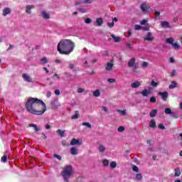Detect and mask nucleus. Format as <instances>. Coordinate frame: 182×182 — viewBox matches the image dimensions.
Wrapping results in <instances>:
<instances>
[{"instance_id": "nucleus-1", "label": "nucleus", "mask_w": 182, "mask_h": 182, "mask_svg": "<svg viewBox=\"0 0 182 182\" xmlns=\"http://www.w3.org/2000/svg\"><path fill=\"white\" fill-rule=\"evenodd\" d=\"M26 109L31 114L42 116L46 112V104L38 98L30 97L26 102Z\"/></svg>"}, {"instance_id": "nucleus-2", "label": "nucleus", "mask_w": 182, "mask_h": 182, "mask_svg": "<svg viewBox=\"0 0 182 182\" xmlns=\"http://www.w3.org/2000/svg\"><path fill=\"white\" fill-rule=\"evenodd\" d=\"M75 42L70 39H62L58 44L57 50L60 55H67L72 53L75 50Z\"/></svg>"}, {"instance_id": "nucleus-3", "label": "nucleus", "mask_w": 182, "mask_h": 182, "mask_svg": "<svg viewBox=\"0 0 182 182\" xmlns=\"http://www.w3.org/2000/svg\"><path fill=\"white\" fill-rule=\"evenodd\" d=\"M72 171H73V168L72 166L68 165L63 170L61 175L64 178L65 182H69V178H70V176H72Z\"/></svg>"}, {"instance_id": "nucleus-4", "label": "nucleus", "mask_w": 182, "mask_h": 182, "mask_svg": "<svg viewBox=\"0 0 182 182\" xmlns=\"http://www.w3.org/2000/svg\"><path fill=\"white\" fill-rule=\"evenodd\" d=\"M166 42L167 43H169V45H172L173 49H175V50H178L181 46L177 43H174V39L173 38H168L166 39Z\"/></svg>"}, {"instance_id": "nucleus-5", "label": "nucleus", "mask_w": 182, "mask_h": 182, "mask_svg": "<svg viewBox=\"0 0 182 182\" xmlns=\"http://www.w3.org/2000/svg\"><path fill=\"white\" fill-rule=\"evenodd\" d=\"M144 41H147L148 42H152L154 41V36H153V33L151 32H148L146 33V36L144 38Z\"/></svg>"}, {"instance_id": "nucleus-6", "label": "nucleus", "mask_w": 182, "mask_h": 182, "mask_svg": "<svg viewBox=\"0 0 182 182\" xmlns=\"http://www.w3.org/2000/svg\"><path fill=\"white\" fill-rule=\"evenodd\" d=\"M70 146H82V141L79 139L73 138L70 141Z\"/></svg>"}, {"instance_id": "nucleus-7", "label": "nucleus", "mask_w": 182, "mask_h": 182, "mask_svg": "<svg viewBox=\"0 0 182 182\" xmlns=\"http://www.w3.org/2000/svg\"><path fill=\"white\" fill-rule=\"evenodd\" d=\"M113 66H114V64H113V60H111L110 63H107V65H105V70L110 72V70L113 69Z\"/></svg>"}, {"instance_id": "nucleus-8", "label": "nucleus", "mask_w": 182, "mask_h": 182, "mask_svg": "<svg viewBox=\"0 0 182 182\" xmlns=\"http://www.w3.org/2000/svg\"><path fill=\"white\" fill-rule=\"evenodd\" d=\"M159 96L161 97L162 100H167V97H168V92H158Z\"/></svg>"}, {"instance_id": "nucleus-9", "label": "nucleus", "mask_w": 182, "mask_h": 182, "mask_svg": "<svg viewBox=\"0 0 182 182\" xmlns=\"http://www.w3.org/2000/svg\"><path fill=\"white\" fill-rule=\"evenodd\" d=\"M22 77L26 82H28V83L32 82V78L31 77V76H29V75L23 73L22 74Z\"/></svg>"}, {"instance_id": "nucleus-10", "label": "nucleus", "mask_w": 182, "mask_h": 182, "mask_svg": "<svg viewBox=\"0 0 182 182\" xmlns=\"http://www.w3.org/2000/svg\"><path fill=\"white\" fill-rule=\"evenodd\" d=\"M35 9V6L33 5H28L26 7V13L28 14L29 15H31V14H32V11H31V9Z\"/></svg>"}, {"instance_id": "nucleus-11", "label": "nucleus", "mask_w": 182, "mask_h": 182, "mask_svg": "<svg viewBox=\"0 0 182 182\" xmlns=\"http://www.w3.org/2000/svg\"><path fill=\"white\" fill-rule=\"evenodd\" d=\"M136 65V58H132L128 62L129 68H133Z\"/></svg>"}, {"instance_id": "nucleus-12", "label": "nucleus", "mask_w": 182, "mask_h": 182, "mask_svg": "<svg viewBox=\"0 0 182 182\" xmlns=\"http://www.w3.org/2000/svg\"><path fill=\"white\" fill-rule=\"evenodd\" d=\"M141 85V84L140 83V82L136 81L131 84V87H132V89H137V87H140Z\"/></svg>"}, {"instance_id": "nucleus-13", "label": "nucleus", "mask_w": 182, "mask_h": 182, "mask_svg": "<svg viewBox=\"0 0 182 182\" xmlns=\"http://www.w3.org/2000/svg\"><path fill=\"white\" fill-rule=\"evenodd\" d=\"M140 9L142 12H147V11H149V7H147V4L146 3L141 4Z\"/></svg>"}, {"instance_id": "nucleus-14", "label": "nucleus", "mask_w": 182, "mask_h": 182, "mask_svg": "<svg viewBox=\"0 0 182 182\" xmlns=\"http://www.w3.org/2000/svg\"><path fill=\"white\" fill-rule=\"evenodd\" d=\"M78 154H79V151L77 150V148H76V147H71V149H70V154H72V156H76Z\"/></svg>"}, {"instance_id": "nucleus-15", "label": "nucleus", "mask_w": 182, "mask_h": 182, "mask_svg": "<svg viewBox=\"0 0 182 182\" xmlns=\"http://www.w3.org/2000/svg\"><path fill=\"white\" fill-rule=\"evenodd\" d=\"M9 14H11V9L6 7L3 10V16H6V15H9Z\"/></svg>"}, {"instance_id": "nucleus-16", "label": "nucleus", "mask_w": 182, "mask_h": 182, "mask_svg": "<svg viewBox=\"0 0 182 182\" xmlns=\"http://www.w3.org/2000/svg\"><path fill=\"white\" fill-rule=\"evenodd\" d=\"M51 109H58V100H54L50 102Z\"/></svg>"}, {"instance_id": "nucleus-17", "label": "nucleus", "mask_w": 182, "mask_h": 182, "mask_svg": "<svg viewBox=\"0 0 182 182\" xmlns=\"http://www.w3.org/2000/svg\"><path fill=\"white\" fill-rule=\"evenodd\" d=\"M141 94L142 95V96L144 97H147V96H149V95H150V91L148 90L147 89H144L141 92Z\"/></svg>"}, {"instance_id": "nucleus-18", "label": "nucleus", "mask_w": 182, "mask_h": 182, "mask_svg": "<svg viewBox=\"0 0 182 182\" xmlns=\"http://www.w3.org/2000/svg\"><path fill=\"white\" fill-rule=\"evenodd\" d=\"M41 16L44 19H49L50 18V16H49V14H48L46 11H41Z\"/></svg>"}, {"instance_id": "nucleus-19", "label": "nucleus", "mask_w": 182, "mask_h": 182, "mask_svg": "<svg viewBox=\"0 0 182 182\" xmlns=\"http://www.w3.org/2000/svg\"><path fill=\"white\" fill-rule=\"evenodd\" d=\"M175 177H180L181 176V171L180 170V168H175Z\"/></svg>"}, {"instance_id": "nucleus-20", "label": "nucleus", "mask_w": 182, "mask_h": 182, "mask_svg": "<svg viewBox=\"0 0 182 182\" xmlns=\"http://www.w3.org/2000/svg\"><path fill=\"white\" fill-rule=\"evenodd\" d=\"M161 28H170V23H168V22L167 21H162L161 22Z\"/></svg>"}, {"instance_id": "nucleus-21", "label": "nucleus", "mask_w": 182, "mask_h": 182, "mask_svg": "<svg viewBox=\"0 0 182 182\" xmlns=\"http://www.w3.org/2000/svg\"><path fill=\"white\" fill-rule=\"evenodd\" d=\"M98 150L100 153H105V151H106V148L105 147V146H103V144H100Z\"/></svg>"}, {"instance_id": "nucleus-22", "label": "nucleus", "mask_w": 182, "mask_h": 182, "mask_svg": "<svg viewBox=\"0 0 182 182\" xmlns=\"http://www.w3.org/2000/svg\"><path fill=\"white\" fill-rule=\"evenodd\" d=\"M66 131L65 130H61V129H58L57 131H56V133L58 134H59V136H60V137H65V132Z\"/></svg>"}, {"instance_id": "nucleus-23", "label": "nucleus", "mask_w": 182, "mask_h": 182, "mask_svg": "<svg viewBox=\"0 0 182 182\" xmlns=\"http://www.w3.org/2000/svg\"><path fill=\"white\" fill-rule=\"evenodd\" d=\"M156 114H157L156 109H152L149 113L150 117H156Z\"/></svg>"}, {"instance_id": "nucleus-24", "label": "nucleus", "mask_w": 182, "mask_h": 182, "mask_svg": "<svg viewBox=\"0 0 182 182\" xmlns=\"http://www.w3.org/2000/svg\"><path fill=\"white\" fill-rule=\"evenodd\" d=\"M96 23L98 26H102V25H103V18H97Z\"/></svg>"}, {"instance_id": "nucleus-25", "label": "nucleus", "mask_w": 182, "mask_h": 182, "mask_svg": "<svg viewBox=\"0 0 182 182\" xmlns=\"http://www.w3.org/2000/svg\"><path fill=\"white\" fill-rule=\"evenodd\" d=\"M28 127H33V129H34V130H35L36 132H39V130H41L40 128L38 127V125H36V124H30L28 125Z\"/></svg>"}, {"instance_id": "nucleus-26", "label": "nucleus", "mask_w": 182, "mask_h": 182, "mask_svg": "<svg viewBox=\"0 0 182 182\" xmlns=\"http://www.w3.org/2000/svg\"><path fill=\"white\" fill-rule=\"evenodd\" d=\"M176 87H178L177 86V82L176 81H172L171 84L169 85V89H174Z\"/></svg>"}, {"instance_id": "nucleus-27", "label": "nucleus", "mask_w": 182, "mask_h": 182, "mask_svg": "<svg viewBox=\"0 0 182 182\" xmlns=\"http://www.w3.org/2000/svg\"><path fill=\"white\" fill-rule=\"evenodd\" d=\"M165 113H166V114H171L172 116L174 115V113H173V112L171 111V109H170V108H166Z\"/></svg>"}, {"instance_id": "nucleus-28", "label": "nucleus", "mask_w": 182, "mask_h": 182, "mask_svg": "<svg viewBox=\"0 0 182 182\" xmlns=\"http://www.w3.org/2000/svg\"><path fill=\"white\" fill-rule=\"evenodd\" d=\"M149 127H151L152 129H156V121L151 120V122L149 123Z\"/></svg>"}, {"instance_id": "nucleus-29", "label": "nucleus", "mask_w": 182, "mask_h": 182, "mask_svg": "<svg viewBox=\"0 0 182 182\" xmlns=\"http://www.w3.org/2000/svg\"><path fill=\"white\" fill-rule=\"evenodd\" d=\"M94 97H99L100 96V91L99 90H96L93 92Z\"/></svg>"}, {"instance_id": "nucleus-30", "label": "nucleus", "mask_w": 182, "mask_h": 182, "mask_svg": "<svg viewBox=\"0 0 182 182\" xmlns=\"http://www.w3.org/2000/svg\"><path fill=\"white\" fill-rule=\"evenodd\" d=\"M71 119H79V111H75V114L71 117Z\"/></svg>"}, {"instance_id": "nucleus-31", "label": "nucleus", "mask_w": 182, "mask_h": 182, "mask_svg": "<svg viewBox=\"0 0 182 182\" xmlns=\"http://www.w3.org/2000/svg\"><path fill=\"white\" fill-rule=\"evenodd\" d=\"M111 38H112V39H114V42H117V43L120 41V37H117L114 34L111 35Z\"/></svg>"}, {"instance_id": "nucleus-32", "label": "nucleus", "mask_w": 182, "mask_h": 182, "mask_svg": "<svg viewBox=\"0 0 182 182\" xmlns=\"http://www.w3.org/2000/svg\"><path fill=\"white\" fill-rule=\"evenodd\" d=\"M1 161H2V163H6V161H8V156L4 155L1 159Z\"/></svg>"}, {"instance_id": "nucleus-33", "label": "nucleus", "mask_w": 182, "mask_h": 182, "mask_svg": "<svg viewBox=\"0 0 182 182\" xmlns=\"http://www.w3.org/2000/svg\"><path fill=\"white\" fill-rule=\"evenodd\" d=\"M75 64H73V63H70L69 65H68V68H70V69H71V70H73V72H76V70H75Z\"/></svg>"}, {"instance_id": "nucleus-34", "label": "nucleus", "mask_w": 182, "mask_h": 182, "mask_svg": "<svg viewBox=\"0 0 182 182\" xmlns=\"http://www.w3.org/2000/svg\"><path fill=\"white\" fill-rule=\"evenodd\" d=\"M151 86H152V87H157V86H159V83L154 82V80H152L151 82Z\"/></svg>"}, {"instance_id": "nucleus-35", "label": "nucleus", "mask_w": 182, "mask_h": 182, "mask_svg": "<svg viewBox=\"0 0 182 182\" xmlns=\"http://www.w3.org/2000/svg\"><path fill=\"white\" fill-rule=\"evenodd\" d=\"M82 126H87L88 129H92V124L89 122H82Z\"/></svg>"}, {"instance_id": "nucleus-36", "label": "nucleus", "mask_w": 182, "mask_h": 182, "mask_svg": "<svg viewBox=\"0 0 182 182\" xmlns=\"http://www.w3.org/2000/svg\"><path fill=\"white\" fill-rule=\"evenodd\" d=\"M117 166V164H116V162L115 161H112L111 163H110V167L112 168H116V166Z\"/></svg>"}, {"instance_id": "nucleus-37", "label": "nucleus", "mask_w": 182, "mask_h": 182, "mask_svg": "<svg viewBox=\"0 0 182 182\" xmlns=\"http://www.w3.org/2000/svg\"><path fill=\"white\" fill-rule=\"evenodd\" d=\"M41 61L42 62V63L43 65L48 63V58H46V57H44L43 58H41Z\"/></svg>"}, {"instance_id": "nucleus-38", "label": "nucleus", "mask_w": 182, "mask_h": 182, "mask_svg": "<svg viewBox=\"0 0 182 182\" xmlns=\"http://www.w3.org/2000/svg\"><path fill=\"white\" fill-rule=\"evenodd\" d=\"M132 170L136 173H139V167H137L136 165L132 166Z\"/></svg>"}, {"instance_id": "nucleus-39", "label": "nucleus", "mask_w": 182, "mask_h": 182, "mask_svg": "<svg viewBox=\"0 0 182 182\" xmlns=\"http://www.w3.org/2000/svg\"><path fill=\"white\" fill-rule=\"evenodd\" d=\"M149 100L151 103H156L157 102V99H156V97H151Z\"/></svg>"}, {"instance_id": "nucleus-40", "label": "nucleus", "mask_w": 182, "mask_h": 182, "mask_svg": "<svg viewBox=\"0 0 182 182\" xmlns=\"http://www.w3.org/2000/svg\"><path fill=\"white\" fill-rule=\"evenodd\" d=\"M117 112H118V113H121L122 116H126V110L117 109Z\"/></svg>"}, {"instance_id": "nucleus-41", "label": "nucleus", "mask_w": 182, "mask_h": 182, "mask_svg": "<svg viewBox=\"0 0 182 182\" xmlns=\"http://www.w3.org/2000/svg\"><path fill=\"white\" fill-rule=\"evenodd\" d=\"M136 180H141V178H143V176H141V173H136Z\"/></svg>"}, {"instance_id": "nucleus-42", "label": "nucleus", "mask_w": 182, "mask_h": 182, "mask_svg": "<svg viewBox=\"0 0 182 182\" xmlns=\"http://www.w3.org/2000/svg\"><path fill=\"white\" fill-rule=\"evenodd\" d=\"M141 29V26L140 25H138V24H136L134 26V30L135 31H140Z\"/></svg>"}, {"instance_id": "nucleus-43", "label": "nucleus", "mask_w": 182, "mask_h": 182, "mask_svg": "<svg viewBox=\"0 0 182 182\" xmlns=\"http://www.w3.org/2000/svg\"><path fill=\"white\" fill-rule=\"evenodd\" d=\"M102 164H103L104 166H109V160H107V159H104V160L102 161Z\"/></svg>"}, {"instance_id": "nucleus-44", "label": "nucleus", "mask_w": 182, "mask_h": 182, "mask_svg": "<svg viewBox=\"0 0 182 182\" xmlns=\"http://www.w3.org/2000/svg\"><path fill=\"white\" fill-rule=\"evenodd\" d=\"M147 66H149V63L146 61L142 62L141 68H147Z\"/></svg>"}, {"instance_id": "nucleus-45", "label": "nucleus", "mask_w": 182, "mask_h": 182, "mask_svg": "<svg viewBox=\"0 0 182 182\" xmlns=\"http://www.w3.org/2000/svg\"><path fill=\"white\" fill-rule=\"evenodd\" d=\"M158 127H159V129H161V130H166V127H164V125L163 124H159L158 125Z\"/></svg>"}, {"instance_id": "nucleus-46", "label": "nucleus", "mask_w": 182, "mask_h": 182, "mask_svg": "<svg viewBox=\"0 0 182 182\" xmlns=\"http://www.w3.org/2000/svg\"><path fill=\"white\" fill-rule=\"evenodd\" d=\"M77 93H83V92H85V89L82 88V87H79L77 90Z\"/></svg>"}, {"instance_id": "nucleus-47", "label": "nucleus", "mask_w": 182, "mask_h": 182, "mask_svg": "<svg viewBox=\"0 0 182 182\" xmlns=\"http://www.w3.org/2000/svg\"><path fill=\"white\" fill-rule=\"evenodd\" d=\"M118 132H119L120 133H122V132H124V127L123 126L119 127Z\"/></svg>"}, {"instance_id": "nucleus-48", "label": "nucleus", "mask_w": 182, "mask_h": 182, "mask_svg": "<svg viewBox=\"0 0 182 182\" xmlns=\"http://www.w3.org/2000/svg\"><path fill=\"white\" fill-rule=\"evenodd\" d=\"M107 82H109V83H114V82H116V79L109 78L107 79Z\"/></svg>"}, {"instance_id": "nucleus-49", "label": "nucleus", "mask_w": 182, "mask_h": 182, "mask_svg": "<svg viewBox=\"0 0 182 182\" xmlns=\"http://www.w3.org/2000/svg\"><path fill=\"white\" fill-rule=\"evenodd\" d=\"M85 22L86 23H92V19H90V18H87L85 19Z\"/></svg>"}, {"instance_id": "nucleus-50", "label": "nucleus", "mask_w": 182, "mask_h": 182, "mask_svg": "<svg viewBox=\"0 0 182 182\" xmlns=\"http://www.w3.org/2000/svg\"><path fill=\"white\" fill-rule=\"evenodd\" d=\"M107 26L109 28H113V26H114V21H112V23H107Z\"/></svg>"}, {"instance_id": "nucleus-51", "label": "nucleus", "mask_w": 182, "mask_h": 182, "mask_svg": "<svg viewBox=\"0 0 182 182\" xmlns=\"http://www.w3.org/2000/svg\"><path fill=\"white\" fill-rule=\"evenodd\" d=\"M54 157L55 159H58V160H62V157H60V156L58 155V154H54Z\"/></svg>"}, {"instance_id": "nucleus-52", "label": "nucleus", "mask_w": 182, "mask_h": 182, "mask_svg": "<svg viewBox=\"0 0 182 182\" xmlns=\"http://www.w3.org/2000/svg\"><path fill=\"white\" fill-rule=\"evenodd\" d=\"M127 46L129 48V49H133V46H132V43H127Z\"/></svg>"}, {"instance_id": "nucleus-53", "label": "nucleus", "mask_w": 182, "mask_h": 182, "mask_svg": "<svg viewBox=\"0 0 182 182\" xmlns=\"http://www.w3.org/2000/svg\"><path fill=\"white\" fill-rule=\"evenodd\" d=\"M55 95H56L57 96H59V95H60V90H55Z\"/></svg>"}, {"instance_id": "nucleus-54", "label": "nucleus", "mask_w": 182, "mask_h": 182, "mask_svg": "<svg viewBox=\"0 0 182 182\" xmlns=\"http://www.w3.org/2000/svg\"><path fill=\"white\" fill-rule=\"evenodd\" d=\"M139 68V65L135 64L133 66L134 72H136V70Z\"/></svg>"}, {"instance_id": "nucleus-55", "label": "nucleus", "mask_w": 182, "mask_h": 182, "mask_svg": "<svg viewBox=\"0 0 182 182\" xmlns=\"http://www.w3.org/2000/svg\"><path fill=\"white\" fill-rule=\"evenodd\" d=\"M154 12H155L156 18H159V16H160V11H155Z\"/></svg>"}, {"instance_id": "nucleus-56", "label": "nucleus", "mask_w": 182, "mask_h": 182, "mask_svg": "<svg viewBox=\"0 0 182 182\" xmlns=\"http://www.w3.org/2000/svg\"><path fill=\"white\" fill-rule=\"evenodd\" d=\"M64 75L67 76V77H72V75L69 74L68 72L64 73Z\"/></svg>"}, {"instance_id": "nucleus-57", "label": "nucleus", "mask_w": 182, "mask_h": 182, "mask_svg": "<svg viewBox=\"0 0 182 182\" xmlns=\"http://www.w3.org/2000/svg\"><path fill=\"white\" fill-rule=\"evenodd\" d=\"M78 11H80V12H82V14H86V10L82 9V8H80L78 9Z\"/></svg>"}, {"instance_id": "nucleus-58", "label": "nucleus", "mask_w": 182, "mask_h": 182, "mask_svg": "<svg viewBox=\"0 0 182 182\" xmlns=\"http://www.w3.org/2000/svg\"><path fill=\"white\" fill-rule=\"evenodd\" d=\"M146 22H147V19H144L141 21L140 23L141 25H145Z\"/></svg>"}, {"instance_id": "nucleus-59", "label": "nucleus", "mask_w": 182, "mask_h": 182, "mask_svg": "<svg viewBox=\"0 0 182 182\" xmlns=\"http://www.w3.org/2000/svg\"><path fill=\"white\" fill-rule=\"evenodd\" d=\"M61 143H62V146H63V147H66V146H68L66 141H62Z\"/></svg>"}, {"instance_id": "nucleus-60", "label": "nucleus", "mask_w": 182, "mask_h": 182, "mask_svg": "<svg viewBox=\"0 0 182 182\" xmlns=\"http://www.w3.org/2000/svg\"><path fill=\"white\" fill-rule=\"evenodd\" d=\"M127 34H128V38H129V36H132V29L128 30Z\"/></svg>"}, {"instance_id": "nucleus-61", "label": "nucleus", "mask_w": 182, "mask_h": 182, "mask_svg": "<svg viewBox=\"0 0 182 182\" xmlns=\"http://www.w3.org/2000/svg\"><path fill=\"white\" fill-rule=\"evenodd\" d=\"M52 96V92L50 91H48L46 95V97H50Z\"/></svg>"}, {"instance_id": "nucleus-62", "label": "nucleus", "mask_w": 182, "mask_h": 182, "mask_svg": "<svg viewBox=\"0 0 182 182\" xmlns=\"http://www.w3.org/2000/svg\"><path fill=\"white\" fill-rule=\"evenodd\" d=\"M171 76H176V70H173L171 73Z\"/></svg>"}, {"instance_id": "nucleus-63", "label": "nucleus", "mask_w": 182, "mask_h": 182, "mask_svg": "<svg viewBox=\"0 0 182 182\" xmlns=\"http://www.w3.org/2000/svg\"><path fill=\"white\" fill-rule=\"evenodd\" d=\"M92 0H85L84 3L85 4H92Z\"/></svg>"}, {"instance_id": "nucleus-64", "label": "nucleus", "mask_w": 182, "mask_h": 182, "mask_svg": "<svg viewBox=\"0 0 182 182\" xmlns=\"http://www.w3.org/2000/svg\"><path fill=\"white\" fill-rule=\"evenodd\" d=\"M46 129L47 130H49V129H50V126L49 125V124H46Z\"/></svg>"}]
</instances>
